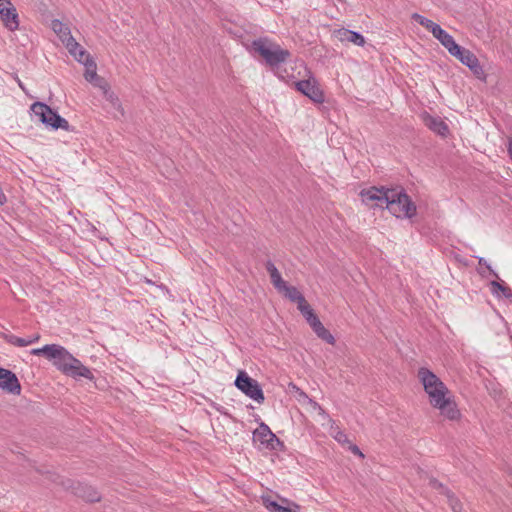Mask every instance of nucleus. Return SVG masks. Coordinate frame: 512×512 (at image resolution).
Instances as JSON below:
<instances>
[{"mask_svg":"<svg viewBox=\"0 0 512 512\" xmlns=\"http://www.w3.org/2000/svg\"><path fill=\"white\" fill-rule=\"evenodd\" d=\"M362 201L371 206L385 207L398 218H411L416 206L402 190L371 187L360 193Z\"/></svg>","mask_w":512,"mask_h":512,"instance_id":"nucleus-1","label":"nucleus"},{"mask_svg":"<svg viewBox=\"0 0 512 512\" xmlns=\"http://www.w3.org/2000/svg\"><path fill=\"white\" fill-rule=\"evenodd\" d=\"M418 378L421 381L425 392L429 396L430 404L440 411V414L449 420L460 418V411L450 396L446 385L427 368L418 370Z\"/></svg>","mask_w":512,"mask_h":512,"instance_id":"nucleus-2","label":"nucleus"},{"mask_svg":"<svg viewBox=\"0 0 512 512\" xmlns=\"http://www.w3.org/2000/svg\"><path fill=\"white\" fill-rule=\"evenodd\" d=\"M251 46L270 67H277L285 63L291 56L289 50L282 48L279 44L266 37L254 40Z\"/></svg>","mask_w":512,"mask_h":512,"instance_id":"nucleus-3","label":"nucleus"},{"mask_svg":"<svg viewBox=\"0 0 512 512\" xmlns=\"http://www.w3.org/2000/svg\"><path fill=\"white\" fill-rule=\"evenodd\" d=\"M32 355H43L53 362V365L64 374L68 370V366L74 360V356L68 352L66 348L57 344H47L41 348L31 350Z\"/></svg>","mask_w":512,"mask_h":512,"instance_id":"nucleus-4","label":"nucleus"},{"mask_svg":"<svg viewBox=\"0 0 512 512\" xmlns=\"http://www.w3.org/2000/svg\"><path fill=\"white\" fill-rule=\"evenodd\" d=\"M30 110L33 112L34 116L37 117L38 121L47 127L55 130L59 128L65 131L71 130L69 122L43 102H34Z\"/></svg>","mask_w":512,"mask_h":512,"instance_id":"nucleus-5","label":"nucleus"},{"mask_svg":"<svg viewBox=\"0 0 512 512\" xmlns=\"http://www.w3.org/2000/svg\"><path fill=\"white\" fill-rule=\"evenodd\" d=\"M234 384L240 391H242L252 400L256 401L257 403H263L264 394L260 385L256 380L249 377L245 371H239Z\"/></svg>","mask_w":512,"mask_h":512,"instance_id":"nucleus-6","label":"nucleus"},{"mask_svg":"<svg viewBox=\"0 0 512 512\" xmlns=\"http://www.w3.org/2000/svg\"><path fill=\"white\" fill-rule=\"evenodd\" d=\"M253 441L260 449L281 450L283 443L276 437L270 428L261 423L253 432Z\"/></svg>","mask_w":512,"mask_h":512,"instance_id":"nucleus-7","label":"nucleus"},{"mask_svg":"<svg viewBox=\"0 0 512 512\" xmlns=\"http://www.w3.org/2000/svg\"><path fill=\"white\" fill-rule=\"evenodd\" d=\"M61 484L65 489L71 490L74 495L84 499L87 502H98L101 499L98 491L87 484L75 482L70 479L62 481Z\"/></svg>","mask_w":512,"mask_h":512,"instance_id":"nucleus-8","label":"nucleus"},{"mask_svg":"<svg viewBox=\"0 0 512 512\" xmlns=\"http://www.w3.org/2000/svg\"><path fill=\"white\" fill-rule=\"evenodd\" d=\"M296 89L316 103L324 100L323 92L318 86L316 79L310 76L306 80L295 82Z\"/></svg>","mask_w":512,"mask_h":512,"instance_id":"nucleus-9","label":"nucleus"},{"mask_svg":"<svg viewBox=\"0 0 512 512\" xmlns=\"http://www.w3.org/2000/svg\"><path fill=\"white\" fill-rule=\"evenodd\" d=\"M51 28L54 31V33L59 37L61 42L65 45L67 50L77 48L78 42L74 39V37L71 34L70 28L66 24L62 23L58 19H54L51 22Z\"/></svg>","mask_w":512,"mask_h":512,"instance_id":"nucleus-10","label":"nucleus"},{"mask_svg":"<svg viewBox=\"0 0 512 512\" xmlns=\"http://www.w3.org/2000/svg\"><path fill=\"white\" fill-rule=\"evenodd\" d=\"M0 389L18 395L21 392V385L17 376L10 370L0 367Z\"/></svg>","mask_w":512,"mask_h":512,"instance_id":"nucleus-11","label":"nucleus"},{"mask_svg":"<svg viewBox=\"0 0 512 512\" xmlns=\"http://www.w3.org/2000/svg\"><path fill=\"white\" fill-rule=\"evenodd\" d=\"M0 19L5 28L14 32L19 28V16L14 5L0 9Z\"/></svg>","mask_w":512,"mask_h":512,"instance_id":"nucleus-12","label":"nucleus"},{"mask_svg":"<svg viewBox=\"0 0 512 512\" xmlns=\"http://www.w3.org/2000/svg\"><path fill=\"white\" fill-rule=\"evenodd\" d=\"M65 374L73 378L83 377L89 380H92L94 377L90 369L84 366L77 358H74Z\"/></svg>","mask_w":512,"mask_h":512,"instance_id":"nucleus-13","label":"nucleus"},{"mask_svg":"<svg viewBox=\"0 0 512 512\" xmlns=\"http://www.w3.org/2000/svg\"><path fill=\"white\" fill-rule=\"evenodd\" d=\"M462 64L467 66L478 79H486V74L480 65L478 58L470 50L465 54Z\"/></svg>","mask_w":512,"mask_h":512,"instance_id":"nucleus-14","label":"nucleus"},{"mask_svg":"<svg viewBox=\"0 0 512 512\" xmlns=\"http://www.w3.org/2000/svg\"><path fill=\"white\" fill-rule=\"evenodd\" d=\"M337 39L341 42L353 43L357 46H363L365 44L364 37L355 31L348 29H339L335 32Z\"/></svg>","mask_w":512,"mask_h":512,"instance_id":"nucleus-15","label":"nucleus"},{"mask_svg":"<svg viewBox=\"0 0 512 512\" xmlns=\"http://www.w3.org/2000/svg\"><path fill=\"white\" fill-rule=\"evenodd\" d=\"M284 503H287V506H283L278 504L276 501L271 500L269 498H263L264 506L270 512H299L300 506L296 503H289L286 499H283Z\"/></svg>","mask_w":512,"mask_h":512,"instance_id":"nucleus-16","label":"nucleus"},{"mask_svg":"<svg viewBox=\"0 0 512 512\" xmlns=\"http://www.w3.org/2000/svg\"><path fill=\"white\" fill-rule=\"evenodd\" d=\"M424 122L429 129L441 136H445L448 133L447 124L439 117L427 115L424 118Z\"/></svg>","mask_w":512,"mask_h":512,"instance_id":"nucleus-17","label":"nucleus"},{"mask_svg":"<svg viewBox=\"0 0 512 512\" xmlns=\"http://www.w3.org/2000/svg\"><path fill=\"white\" fill-rule=\"evenodd\" d=\"M266 269L273 286L280 291L287 283L282 279L280 272L271 261L266 263Z\"/></svg>","mask_w":512,"mask_h":512,"instance_id":"nucleus-18","label":"nucleus"},{"mask_svg":"<svg viewBox=\"0 0 512 512\" xmlns=\"http://www.w3.org/2000/svg\"><path fill=\"white\" fill-rule=\"evenodd\" d=\"M310 327L314 333L323 341L332 345L335 343L334 336L324 327L319 319L316 322L311 323Z\"/></svg>","mask_w":512,"mask_h":512,"instance_id":"nucleus-19","label":"nucleus"},{"mask_svg":"<svg viewBox=\"0 0 512 512\" xmlns=\"http://www.w3.org/2000/svg\"><path fill=\"white\" fill-rule=\"evenodd\" d=\"M279 292L283 293L290 301L297 303V306L306 300L302 293L294 286L286 284Z\"/></svg>","mask_w":512,"mask_h":512,"instance_id":"nucleus-20","label":"nucleus"},{"mask_svg":"<svg viewBox=\"0 0 512 512\" xmlns=\"http://www.w3.org/2000/svg\"><path fill=\"white\" fill-rule=\"evenodd\" d=\"M433 36L448 50L450 51L451 48L456 44L454 38L447 33L444 29L439 27Z\"/></svg>","mask_w":512,"mask_h":512,"instance_id":"nucleus-21","label":"nucleus"},{"mask_svg":"<svg viewBox=\"0 0 512 512\" xmlns=\"http://www.w3.org/2000/svg\"><path fill=\"white\" fill-rule=\"evenodd\" d=\"M297 308L301 312L303 317L306 319L309 325H311V323H314L319 319L306 300L302 302L299 306H297Z\"/></svg>","mask_w":512,"mask_h":512,"instance_id":"nucleus-22","label":"nucleus"},{"mask_svg":"<svg viewBox=\"0 0 512 512\" xmlns=\"http://www.w3.org/2000/svg\"><path fill=\"white\" fill-rule=\"evenodd\" d=\"M412 19H414L416 22H418L421 26L426 28L428 31L432 33V35L435 33V31L440 27L438 24L433 22L432 20L418 14L414 13L412 15Z\"/></svg>","mask_w":512,"mask_h":512,"instance_id":"nucleus-23","label":"nucleus"},{"mask_svg":"<svg viewBox=\"0 0 512 512\" xmlns=\"http://www.w3.org/2000/svg\"><path fill=\"white\" fill-rule=\"evenodd\" d=\"M84 66H85L84 78L90 83L95 81V79L98 78L97 65H96L95 61L93 59L85 60Z\"/></svg>","mask_w":512,"mask_h":512,"instance_id":"nucleus-24","label":"nucleus"},{"mask_svg":"<svg viewBox=\"0 0 512 512\" xmlns=\"http://www.w3.org/2000/svg\"><path fill=\"white\" fill-rule=\"evenodd\" d=\"M68 51L76 61L83 65L85 64V60L93 59L91 55L85 49H83L79 43L76 49L73 48L72 50Z\"/></svg>","mask_w":512,"mask_h":512,"instance_id":"nucleus-25","label":"nucleus"},{"mask_svg":"<svg viewBox=\"0 0 512 512\" xmlns=\"http://www.w3.org/2000/svg\"><path fill=\"white\" fill-rule=\"evenodd\" d=\"M104 98L109 101L111 103V105L117 110L119 111V113L121 114V116L124 115V109L121 105V102L118 98V96L111 90L109 91H106V93L104 94Z\"/></svg>","mask_w":512,"mask_h":512,"instance_id":"nucleus-26","label":"nucleus"},{"mask_svg":"<svg viewBox=\"0 0 512 512\" xmlns=\"http://www.w3.org/2000/svg\"><path fill=\"white\" fill-rule=\"evenodd\" d=\"M332 422V425H334V421L329 419ZM331 435L332 437L341 444H350V441L348 440L347 435L339 429V427L331 426Z\"/></svg>","mask_w":512,"mask_h":512,"instance_id":"nucleus-27","label":"nucleus"},{"mask_svg":"<svg viewBox=\"0 0 512 512\" xmlns=\"http://www.w3.org/2000/svg\"><path fill=\"white\" fill-rule=\"evenodd\" d=\"M468 49L458 45L457 43L451 48L450 51H448L450 53V55H452L453 57L457 58L461 63L463 62L464 60V57H465V54L468 53Z\"/></svg>","mask_w":512,"mask_h":512,"instance_id":"nucleus-28","label":"nucleus"},{"mask_svg":"<svg viewBox=\"0 0 512 512\" xmlns=\"http://www.w3.org/2000/svg\"><path fill=\"white\" fill-rule=\"evenodd\" d=\"M290 388H291L292 391H294L296 393L297 401L301 405L306 406L307 405V400H310L311 398H309L308 395L304 391H302L300 388H298L294 384H291Z\"/></svg>","mask_w":512,"mask_h":512,"instance_id":"nucleus-29","label":"nucleus"},{"mask_svg":"<svg viewBox=\"0 0 512 512\" xmlns=\"http://www.w3.org/2000/svg\"><path fill=\"white\" fill-rule=\"evenodd\" d=\"M446 497L451 509L454 512H462L463 507L461 502L450 491H447Z\"/></svg>","mask_w":512,"mask_h":512,"instance_id":"nucleus-30","label":"nucleus"},{"mask_svg":"<svg viewBox=\"0 0 512 512\" xmlns=\"http://www.w3.org/2000/svg\"><path fill=\"white\" fill-rule=\"evenodd\" d=\"M307 410L310 412H317L319 415L323 416L324 418H328V415L326 414L325 410L314 400L310 399L307 400Z\"/></svg>","mask_w":512,"mask_h":512,"instance_id":"nucleus-31","label":"nucleus"},{"mask_svg":"<svg viewBox=\"0 0 512 512\" xmlns=\"http://www.w3.org/2000/svg\"><path fill=\"white\" fill-rule=\"evenodd\" d=\"M39 339H40V335L39 334H35V335L30 336L28 338L17 337L16 346H18V347H25V346H28L30 344H33V343L37 342Z\"/></svg>","mask_w":512,"mask_h":512,"instance_id":"nucleus-32","label":"nucleus"},{"mask_svg":"<svg viewBox=\"0 0 512 512\" xmlns=\"http://www.w3.org/2000/svg\"><path fill=\"white\" fill-rule=\"evenodd\" d=\"M95 87H98L102 90L103 95L106 93V91L110 90L109 84L107 81H105L103 78L99 77L95 79V81L91 82Z\"/></svg>","mask_w":512,"mask_h":512,"instance_id":"nucleus-33","label":"nucleus"},{"mask_svg":"<svg viewBox=\"0 0 512 512\" xmlns=\"http://www.w3.org/2000/svg\"><path fill=\"white\" fill-rule=\"evenodd\" d=\"M429 486L432 488V489H435V490H438L440 491L441 493H443L444 495L447 494V491H449L447 488H445L437 479H434V478H431L429 480Z\"/></svg>","mask_w":512,"mask_h":512,"instance_id":"nucleus-34","label":"nucleus"},{"mask_svg":"<svg viewBox=\"0 0 512 512\" xmlns=\"http://www.w3.org/2000/svg\"><path fill=\"white\" fill-rule=\"evenodd\" d=\"M349 449L353 454L359 456L360 458H364V454L361 452V450L358 448V446L350 443Z\"/></svg>","mask_w":512,"mask_h":512,"instance_id":"nucleus-35","label":"nucleus"},{"mask_svg":"<svg viewBox=\"0 0 512 512\" xmlns=\"http://www.w3.org/2000/svg\"><path fill=\"white\" fill-rule=\"evenodd\" d=\"M3 337L6 340V342L16 346V340L18 336H15L13 334H5Z\"/></svg>","mask_w":512,"mask_h":512,"instance_id":"nucleus-36","label":"nucleus"},{"mask_svg":"<svg viewBox=\"0 0 512 512\" xmlns=\"http://www.w3.org/2000/svg\"><path fill=\"white\" fill-rule=\"evenodd\" d=\"M492 286H493L494 288H497L498 290L502 291V292H503V294H504L505 296H508V295H509V293H508V292H509V289H508V288H506V287H504V286H502V285H501V284H499L498 282H492Z\"/></svg>","mask_w":512,"mask_h":512,"instance_id":"nucleus-37","label":"nucleus"},{"mask_svg":"<svg viewBox=\"0 0 512 512\" xmlns=\"http://www.w3.org/2000/svg\"><path fill=\"white\" fill-rule=\"evenodd\" d=\"M13 4L11 2V0H0V9H5V8H8V7H11Z\"/></svg>","mask_w":512,"mask_h":512,"instance_id":"nucleus-38","label":"nucleus"},{"mask_svg":"<svg viewBox=\"0 0 512 512\" xmlns=\"http://www.w3.org/2000/svg\"><path fill=\"white\" fill-rule=\"evenodd\" d=\"M508 153L512 159V138L508 140Z\"/></svg>","mask_w":512,"mask_h":512,"instance_id":"nucleus-39","label":"nucleus"},{"mask_svg":"<svg viewBox=\"0 0 512 512\" xmlns=\"http://www.w3.org/2000/svg\"><path fill=\"white\" fill-rule=\"evenodd\" d=\"M5 201H6V197H5V195L2 193V191L0 190V204H3Z\"/></svg>","mask_w":512,"mask_h":512,"instance_id":"nucleus-40","label":"nucleus"},{"mask_svg":"<svg viewBox=\"0 0 512 512\" xmlns=\"http://www.w3.org/2000/svg\"><path fill=\"white\" fill-rule=\"evenodd\" d=\"M17 82H18L19 87H20L23 91H25V87H24V85L22 84V82H21L19 79L17 80Z\"/></svg>","mask_w":512,"mask_h":512,"instance_id":"nucleus-41","label":"nucleus"}]
</instances>
